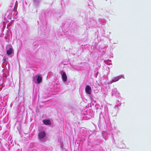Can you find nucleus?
Masks as SVG:
<instances>
[{"label":"nucleus","mask_w":151,"mask_h":151,"mask_svg":"<svg viewBox=\"0 0 151 151\" xmlns=\"http://www.w3.org/2000/svg\"><path fill=\"white\" fill-rule=\"evenodd\" d=\"M8 49L7 50L6 54L8 55H9L12 54L13 52V50L11 45H9L7 46Z\"/></svg>","instance_id":"nucleus-1"},{"label":"nucleus","mask_w":151,"mask_h":151,"mask_svg":"<svg viewBox=\"0 0 151 151\" xmlns=\"http://www.w3.org/2000/svg\"><path fill=\"white\" fill-rule=\"evenodd\" d=\"M60 73L61 75L63 81L66 82L67 80V76L65 72L62 70L60 72Z\"/></svg>","instance_id":"nucleus-2"},{"label":"nucleus","mask_w":151,"mask_h":151,"mask_svg":"<svg viewBox=\"0 0 151 151\" xmlns=\"http://www.w3.org/2000/svg\"><path fill=\"white\" fill-rule=\"evenodd\" d=\"M46 136L45 133L43 131L40 132L38 133V137L39 139L40 140L44 138Z\"/></svg>","instance_id":"nucleus-3"},{"label":"nucleus","mask_w":151,"mask_h":151,"mask_svg":"<svg viewBox=\"0 0 151 151\" xmlns=\"http://www.w3.org/2000/svg\"><path fill=\"white\" fill-rule=\"evenodd\" d=\"M85 91L86 93L88 94H90L91 93V88L90 86L87 85L85 88Z\"/></svg>","instance_id":"nucleus-4"},{"label":"nucleus","mask_w":151,"mask_h":151,"mask_svg":"<svg viewBox=\"0 0 151 151\" xmlns=\"http://www.w3.org/2000/svg\"><path fill=\"white\" fill-rule=\"evenodd\" d=\"M43 123L46 125H50L51 124L49 120H44L43 121Z\"/></svg>","instance_id":"nucleus-5"},{"label":"nucleus","mask_w":151,"mask_h":151,"mask_svg":"<svg viewBox=\"0 0 151 151\" xmlns=\"http://www.w3.org/2000/svg\"><path fill=\"white\" fill-rule=\"evenodd\" d=\"M121 78V77L120 76H119L115 78H114L112 80V81L113 82H115L118 81L119 79Z\"/></svg>","instance_id":"nucleus-6"},{"label":"nucleus","mask_w":151,"mask_h":151,"mask_svg":"<svg viewBox=\"0 0 151 151\" xmlns=\"http://www.w3.org/2000/svg\"><path fill=\"white\" fill-rule=\"evenodd\" d=\"M42 80V77L40 76H38L37 80V83H40L41 82Z\"/></svg>","instance_id":"nucleus-7"}]
</instances>
